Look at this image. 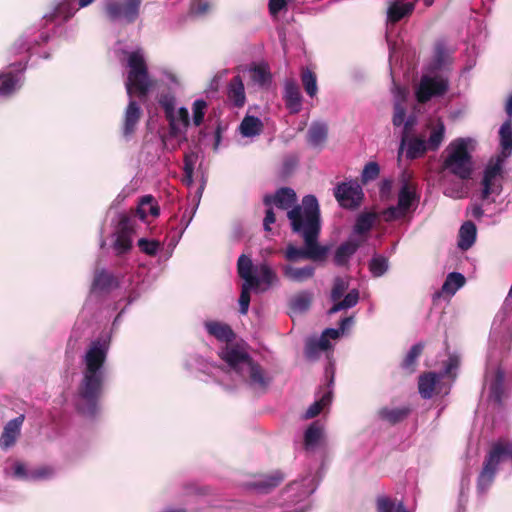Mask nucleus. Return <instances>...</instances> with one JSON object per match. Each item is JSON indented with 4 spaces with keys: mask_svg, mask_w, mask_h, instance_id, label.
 Masks as SVG:
<instances>
[{
    "mask_svg": "<svg viewBox=\"0 0 512 512\" xmlns=\"http://www.w3.org/2000/svg\"><path fill=\"white\" fill-rule=\"evenodd\" d=\"M107 354L106 345L100 340H95L83 356L82 379L77 387V395L81 400L77 409L83 415L94 417L98 413L106 380Z\"/></svg>",
    "mask_w": 512,
    "mask_h": 512,
    "instance_id": "1",
    "label": "nucleus"
},
{
    "mask_svg": "<svg viewBox=\"0 0 512 512\" xmlns=\"http://www.w3.org/2000/svg\"><path fill=\"white\" fill-rule=\"evenodd\" d=\"M444 131L445 127L441 122L431 131L429 139L426 142L429 150L436 151L439 148L444 138Z\"/></svg>",
    "mask_w": 512,
    "mask_h": 512,
    "instance_id": "45",
    "label": "nucleus"
},
{
    "mask_svg": "<svg viewBox=\"0 0 512 512\" xmlns=\"http://www.w3.org/2000/svg\"><path fill=\"white\" fill-rule=\"evenodd\" d=\"M74 15L73 8L69 2L59 3L52 12L44 15L46 22H53L58 17H62L64 21L69 20Z\"/></svg>",
    "mask_w": 512,
    "mask_h": 512,
    "instance_id": "34",
    "label": "nucleus"
},
{
    "mask_svg": "<svg viewBox=\"0 0 512 512\" xmlns=\"http://www.w3.org/2000/svg\"><path fill=\"white\" fill-rule=\"evenodd\" d=\"M425 348V343L418 342L414 344L406 353L400 363V368L406 376L412 375L418 366V359L422 355Z\"/></svg>",
    "mask_w": 512,
    "mask_h": 512,
    "instance_id": "19",
    "label": "nucleus"
},
{
    "mask_svg": "<svg viewBox=\"0 0 512 512\" xmlns=\"http://www.w3.org/2000/svg\"><path fill=\"white\" fill-rule=\"evenodd\" d=\"M458 367H459L458 357L450 356L445 365V375L455 378L456 375H453L452 372H453V370H456Z\"/></svg>",
    "mask_w": 512,
    "mask_h": 512,
    "instance_id": "61",
    "label": "nucleus"
},
{
    "mask_svg": "<svg viewBox=\"0 0 512 512\" xmlns=\"http://www.w3.org/2000/svg\"><path fill=\"white\" fill-rule=\"evenodd\" d=\"M205 328L211 336L219 341L230 343L235 339V333L226 323L208 321L205 323Z\"/></svg>",
    "mask_w": 512,
    "mask_h": 512,
    "instance_id": "20",
    "label": "nucleus"
},
{
    "mask_svg": "<svg viewBox=\"0 0 512 512\" xmlns=\"http://www.w3.org/2000/svg\"><path fill=\"white\" fill-rule=\"evenodd\" d=\"M358 301L359 291L357 289H353L345 295L343 300H338L334 303V305L329 309V314H334L341 310L352 308L358 303Z\"/></svg>",
    "mask_w": 512,
    "mask_h": 512,
    "instance_id": "35",
    "label": "nucleus"
},
{
    "mask_svg": "<svg viewBox=\"0 0 512 512\" xmlns=\"http://www.w3.org/2000/svg\"><path fill=\"white\" fill-rule=\"evenodd\" d=\"M440 377L435 372H424L418 379L419 394L423 399H430L438 384Z\"/></svg>",
    "mask_w": 512,
    "mask_h": 512,
    "instance_id": "23",
    "label": "nucleus"
},
{
    "mask_svg": "<svg viewBox=\"0 0 512 512\" xmlns=\"http://www.w3.org/2000/svg\"><path fill=\"white\" fill-rule=\"evenodd\" d=\"M297 200V196L295 191L289 187L279 188L274 195H266L263 199V202L266 206L271 205L272 203L276 205L279 209L283 210H292ZM303 207V204L300 205Z\"/></svg>",
    "mask_w": 512,
    "mask_h": 512,
    "instance_id": "12",
    "label": "nucleus"
},
{
    "mask_svg": "<svg viewBox=\"0 0 512 512\" xmlns=\"http://www.w3.org/2000/svg\"><path fill=\"white\" fill-rule=\"evenodd\" d=\"M503 156H497L496 158H492L487 164L484 170V176L482 179V199H487L493 192V180L501 176L503 172Z\"/></svg>",
    "mask_w": 512,
    "mask_h": 512,
    "instance_id": "11",
    "label": "nucleus"
},
{
    "mask_svg": "<svg viewBox=\"0 0 512 512\" xmlns=\"http://www.w3.org/2000/svg\"><path fill=\"white\" fill-rule=\"evenodd\" d=\"M253 79L260 84H264L270 79V75L265 68L257 66L253 69Z\"/></svg>",
    "mask_w": 512,
    "mask_h": 512,
    "instance_id": "59",
    "label": "nucleus"
},
{
    "mask_svg": "<svg viewBox=\"0 0 512 512\" xmlns=\"http://www.w3.org/2000/svg\"><path fill=\"white\" fill-rule=\"evenodd\" d=\"M276 216L272 208H268L266 210L265 218L263 221V226L265 231H271L270 225L275 223Z\"/></svg>",
    "mask_w": 512,
    "mask_h": 512,
    "instance_id": "62",
    "label": "nucleus"
},
{
    "mask_svg": "<svg viewBox=\"0 0 512 512\" xmlns=\"http://www.w3.org/2000/svg\"><path fill=\"white\" fill-rule=\"evenodd\" d=\"M136 214L142 221H146L148 214L153 217L159 216L160 208L157 203H154L153 196L146 195L141 198L140 204L136 210Z\"/></svg>",
    "mask_w": 512,
    "mask_h": 512,
    "instance_id": "31",
    "label": "nucleus"
},
{
    "mask_svg": "<svg viewBox=\"0 0 512 512\" xmlns=\"http://www.w3.org/2000/svg\"><path fill=\"white\" fill-rule=\"evenodd\" d=\"M374 221L375 214L373 213H363L359 215L354 226L355 232L358 234L368 232L372 228Z\"/></svg>",
    "mask_w": 512,
    "mask_h": 512,
    "instance_id": "44",
    "label": "nucleus"
},
{
    "mask_svg": "<svg viewBox=\"0 0 512 512\" xmlns=\"http://www.w3.org/2000/svg\"><path fill=\"white\" fill-rule=\"evenodd\" d=\"M24 422V415L10 420L4 427L0 437V447L7 449L13 446L20 435L21 426Z\"/></svg>",
    "mask_w": 512,
    "mask_h": 512,
    "instance_id": "18",
    "label": "nucleus"
},
{
    "mask_svg": "<svg viewBox=\"0 0 512 512\" xmlns=\"http://www.w3.org/2000/svg\"><path fill=\"white\" fill-rule=\"evenodd\" d=\"M284 276L293 281V282H304L308 279H311L315 274V267L312 265H307L304 267H293L291 265H286L283 268Z\"/></svg>",
    "mask_w": 512,
    "mask_h": 512,
    "instance_id": "26",
    "label": "nucleus"
},
{
    "mask_svg": "<svg viewBox=\"0 0 512 512\" xmlns=\"http://www.w3.org/2000/svg\"><path fill=\"white\" fill-rule=\"evenodd\" d=\"M196 158L197 156L194 153L185 154L184 156V177L182 182L187 186H191L193 184L194 165Z\"/></svg>",
    "mask_w": 512,
    "mask_h": 512,
    "instance_id": "43",
    "label": "nucleus"
},
{
    "mask_svg": "<svg viewBox=\"0 0 512 512\" xmlns=\"http://www.w3.org/2000/svg\"><path fill=\"white\" fill-rule=\"evenodd\" d=\"M118 287V281L113 274L105 269H96L94 272L91 292L108 293Z\"/></svg>",
    "mask_w": 512,
    "mask_h": 512,
    "instance_id": "17",
    "label": "nucleus"
},
{
    "mask_svg": "<svg viewBox=\"0 0 512 512\" xmlns=\"http://www.w3.org/2000/svg\"><path fill=\"white\" fill-rule=\"evenodd\" d=\"M358 244L352 241L342 243L335 251L334 263L337 266H345L352 255L356 253Z\"/></svg>",
    "mask_w": 512,
    "mask_h": 512,
    "instance_id": "30",
    "label": "nucleus"
},
{
    "mask_svg": "<svg viewBox=\"0 0 512 512\" xmlns=\"http://www.w3.org/2000/svg\"><path fill=\"white\" fill-rule=\"evenodd\" d=\"M287 5L286 0H269V12L276 16Z\"/></svg>",
    "mask_w": 512,
    "mask_h": 512,
    "instance_id": "60",
    "label": "nucleus"
},
{
    "mask_svg": "<svg viewBox=\"0 0 512 512\" xmlns=\"http://www.w3.org/2000/svg\"><path fill=\"white\" fill-rule=\"evenodd\" d=\"M166 120L169 123V136L172 138L181 137L179 143L186 142L187 136L185 128H180V126L177 124L175 115L172 117H167Z\"/></svg>",
    "mask_w": 512,
    "mask_h": 512,
    "instance_id": "49",
    "label": "nucleus"
},
{
    "mask_svg": "<svg viewBox=\"0 0 512 512\" xmlns=\"http://www.w3.org/2000/svg\"><path fill=\"white\" fill-rule=\"evenodd\" d=\"M380 174V167L376 162H368L362 171L361 179L363 183L375 180Z\"/></svg>",
    "mask_w": 512,
    "mask_h": 512,
    "instance_id": "52",
    "label": "nucleus"
},
{
    "mask_svg": "<svg viewBox=\"0 0 512 512\" xmlns=\"http://www.w3.org/2000/svg\"><path fill=\"white\" fill-rule=\"evenodd\" d=\"M132 247L131 236L117 232V237L114 243V248L118 254L128 252Z\"/></svg>",
    "mask_w": 512,
    "mask_h": 512,
    "instance_id": "50",
    "label": "nucleus"
},
{
    "mask_svg": "<svg viewBox=\"0 0 512 512\" xmlns=\"http://www.w3.org/2000/svg\"><path fill=\"white\" fill-rule=\"evenodd\" d=\"M141 115L142 111L138 103L135 100H130L125 109L122 125V134L126 139L136 132Z\"/></svg>",
    "mask_w": 512,
    "mask_h": 512,
    "instance_id": "14",
    "label": "nucleus"
},
{
    "mask_svg": "<svg viewBox=\"0 0 512 512\" xmlns=\"http://www.w3.org/2000/svg\"><path fill=\"white\" fill-rule=\"evenodd\" d=\"M348 282L341 277H336L334 280L333 288L331 291V299L336 302L342 298L345 291L348 289Z\"/></svg>",
    "mask_w": 512,
    "mask_h": 512,
    "instance_id": "53",
    "label": "nucleus"
},
{
    "mask_svg": "<svg viewBox=\"0 0 512 512\" xmlns=\"http://www.w3.org/2000/svg\"><path fill=\"white\" fill-rule=\"evenodd\" d=\"M369 270L374 277H381L388 270V259L382 255H375L369 262Z\"/></svg>",
    "mask_w": 512,
    "mask_h": 512,
    "instance_id": "40",
    "label": "nucleus"
},
{
    "mask_svg": "<svg viewBox=\"0 0 512 512\" xmlns=\"http://www.w3.org/2000/svg\"><path fill=\"white\" fill-rule=\"evenodd\" d=\"M329 401H330V394L327 393L320 400L315 401L313 404H311L309 406V408L305 412V418L311 419V418H314L317 415H319L320 412L322 411L323 407L325 406V404Z\"/></svg>",
    "mask_w": 512,
    "mask_h": 512,
    "instance_id": "51",
    "label": "nucleus"
},
{
    "mask_svg": "<svg viewBox=\"0 0 512 512\" xmlns=\"http://www.w3.org/2000/svg\"><path fill=\"white\" fill-rule=\"evenodd\" d=\"M239 130L244 137H254L262 132L263 123L258 117L247 115L241 121Z\"/></svg>",
    "mask_w": 512,
    "mask_h": 512,
    "instance_id": "29",
    "label": "nucleus"
},
{
    "mask_svg": "<svg viewBox=\"0 0 512 512\" xmlns=\"http://www.w3.org/2000/svg\"><path fill=\"white\" fill-rule=\"evenodd\" d=\"M285 257L288 261H296L300 258L307 259L306 249L289 244L285 251Z\"/></svg>",
    "mask_w": 512,
    "mask_h": 512,
    "instance_id": "56",
    "label": "nucleus"
},
{
    "mask_svg": "<svg viewBox=\"0 0 512 512\" xmlns=\"http://www.w3.org/2000/svg\"><path fill=\"white\" fill-rule=\"evenodd\" d=\"M294 233L301 234L307 254V259L320 261L326 258L328 248L318 243L321 229L320 208L314 195L303 197V207L296 206L287 212Z\"/></svg>",
    "mask_w": 512,
    "mask_h": 512,
    "instance_id": "2",
    "label": "nucleus"
},
{
    "mask_svg": "<svg viewBox=\"0 0 512 512\" xmlns=\"http://www.w3.org/2000/svg\"><path fill=\"white\" fill-rule=\"evenodd\" d=\"M284 481V474L280 471L273 472L268 475H264L255 482L253 487L261 493H270L276 487H278Z\"/></svg>",
    "mask_w": 512,
    "mask_h": 512,
    "instance_id": "22",
    "label": "nucleus"
},
{
    "mask_svg": "<svg viewBox=\"0 0 512 512\" xmlns=\"http://www.w3.org/2000/svg\"><path fill=\"white\" fill-rule=\"evenodd\" d=\"M449 88L447 79L442 77L423 76L416 91V98L419 103H426L434 96L444 95Z\"/></svg>",
    "mask_w": 512,
    "mask_h": 512,
    "instance_id": "9",
    "label": "nucleus"
},
{
    "mask_svg": "<svg viewBox=\"0 0 512 512\" xmlns=\"http://www.w3.org/2000/svg\"><path fill=\"white\" fill-rule=\"evenodd\" d=\"M407 212L402 210V208H399V205L397 206H390L387 209L383 211V217L385 221L391 222L397 219H400L406 215Z\"/></svg>",
    "mask_w": 512,
    "mask_h": 512,
    "instance_id": "57",
    "label": "nucleus"
},
{
    "mask_svg": "<svg viewBox=\"0 0 512 512\" xmlns=\"http://www.w3.org/2000/svg\"><path fill=\"white\" fill-rule=\"evenodd\" d=\"M427 149L428 147L426 145L425 140L418 137H414L410 139L408 142L406 157L411 160L417 159L424 155Z\"/></svg>",
    "mask_w": 512,
    "mask_h": 512,
    "instance_id": "38",
    "label": "nucleus"
},
{
    "mask_svg": "<svg viewBox=\"0 0 512 512\" xmlns=\"http://www.w3.org/2000/svg\"><path fill=\"white\" fill-rule=\"evenodd\" d=\"M466 282L465 277L458 272H451L447 275L443 285L442 293L447 295H454L458 289H460Z\"/></svg>",
    "mask_w": 512,
    "mask_h": 512,
    "instance_id": "32",
    "label": "nucleus"
},
{
    "mask_svg": "<svg viewBox=\"0 0 512 512\" xmlns=\"http://www.w3.org/2000/svg\"><path fill=\"white\" fill-rule=\"evenodd\" d=\"M449 61V51L443 41H437L434 46L433 69H442Z\"/></svg>",
    "mask_w": 512,
    "mask_h": 512,
    "instance_id": "37",
    "label": "nucleus"
},
{
    "mask_svg": "<svg viewBox=\"0 0 512 512\" xmlns=\"http://www.w3.org/2000/svg\"><path fill=\"white\" fill-rule=\"evenodd\" d=\"M228 98L235 107H243L246 101L244 84L239 75L234 76L228 85Z\"/></svg>",
    "mask_w": 512,
    "mask_h": 512,
    "instance_id": "24",
    "label": "nucleus"
},
{
    "mask_svg": "<svg viewBox=\"0 0 512 512\" xmlns=\"http://www.w3.org/2000/svg\"><path fill=\"white\" fill-rule=\"evenodd\" d=\"M322 427L317 423H312L306 430L304 441L307 447L317 444L322 437Z\"/></svg>",
    "mask_w": 512,
    "mask_h": 512,
    "instance_id": "46",
    "label": "nucleus"
},
{
    "mask_svg": "<svg viewBox=\"0 0 512 512\" xmlns=\"http://www.w3.org/2000/svg\"><path fill=\"white\" fill-rule=\"evenodd\" d=\"M329 127L324 121H313L306 133L307 144L312 148H323L328 139Z\"/></svg>",
    "mask_w": 512,
    "mask_h": 512,
    "instance_id": "15",
    "label": "nucleus"
},
{
    "mask_svg": "<svg viewBox=\"0 0 512 512\" xmlns=\"http://www.w3.org/2000/svg\"><path fill=\"white\" fill-rule=\"evenodd\" d=\"M504 457L512 459V443L498 441L491 447L485 457L483 467L477 478V490L485 494L494 482L498 466Z\"/></svg>",
    "mask_w": 512,
    "mask_h": 512,
    "instance_id": "4",
    "label": "nucleus"
},
{
    "mask_svg": "<svg viewBox=\"0 0 512 512\" xmlns=\"http://www.w3.org/2000/svg\"><path fill=\"white\" fill-rule=\"evenodd\" d=\"M449 154L443 162V168L461 180H468L472 176L473 162L468 151L467 141L463 138L454 140L448 146Z\"/></svg>",
    "mask_w": 512,
    "mask_h": 512,
    "instance_id": "5",
    "label": "nucleus"
},
{
    "mask_svg": "<svg viewBox=\"0 0 512 512\" xmlns=\"http://www.w3.org/2000/svg\"><path fill=\"white\" fill-rule=\"evenodd\" d=\"M320 350V348H317V342L316 340H309L305 347V354L307 357L312 358L314 357Z\"/></svg>",
    "mask_w": 512,
    "mask_h": 512,
    "instance_id": "64",
    "label": "nucleus"
},
{
    "mask_svg": "<svg viewBox=\"0 0 512 512\" xmlns=\"http://www.w3.org/2000/svg\"><path fill=\"white\" fill-rule=\"evenodd\" d=\"M135 220L134 217L123 215L121 216L118 224V231L123 234L132 235L134 231Z\"/></svg>",
    "mask_w": 512,
    "mask_h": 512,
    "instance_id": "55",
    "label": "nucleus"
},
{
    "mask_svg": "<svg viewBox=\"0 0 512 512\" xmlns=\"http://www.w3.org/2000/svg\"><path fill=\"white\" fill-rule=\"evenodd\" d=\"M399 502L387 495H378L375 499L376 512H396Z\"/></svg>",
    "mask_w": 512,
    "mask_h": 512,
    "instance_id": "41",
    "label": "nucleus"
},
{
    "mask_svg": "<svg viewBox=\"0 0 512 512\" xmlns=\"http://www.w3.org/2000/svg\"><path fill=\"white\" fill-rule=\"evenodd\" d=\"M17 81V77L12 73L0 76V96H10L15 90Z\"/></svg>",
    "mask_w": 512,
    "mask_h": 512,
    "instance_id": "42",
    "label": "nucleus"
},
{
    "mask_svg": "<svg viewBox=\"0 0 512 512\" xmlns=\"http://www.w3.org/2000/svg\"><path fill=\"white\" fill-rule=\"evenodd\" d=\"M160 106L163 108L165 118L175 115V97L171 93H162L158 100Z\"/></svg>",
    "mask_w": 512,
    "mask_h": 512,
    "instance_id": "47",
    "label": "nucleus"
},
{
    "mask_svg": "<svg viewBox=\"0 0 512 512\" xmlns=\"http://www.w3.org/2000/svg\"><path fill=\"white\" fill-rule=\"evenodd\" d=\"M301 81L306 93L314 97L318 92L316 74L308 68L302 69Z\"/></svg>",
    "mask_w": 512,
    "mask_h": 512,
    "instance_id": "39",
    "label": "nucleus"
},
{
    "mask_svg": "<svg viewBox=\"0 0 512 512\" xmlns=\"http://www.w3.org/2000/svg\"><path fill=\"white\" fill-rule=\"evenodd\" d=\"M313 294L308 291H301L294 295L290 300V307L294 312L307 311L312 303Z\"/></svg>",
    "mask_w": 512,
    "mask_h": 512,
    "instance_id": "33",
    "label": "nucleus"
},
{
    "mask_svg": "<svg viewBox=\"0 0 512 512\" xmlns=\"http://www.w3.org/2000/svg\"><path fill=\"white\" fill-rule=\"evenodd\" d=\"M283 99L286 108L291 114H297L302 109V95L297 82L293 79H288L284 84Z\"/></svg>",
    "mask_w": 512,
    "mask_h": 512,
    "instance_id": "13",
    "label": "nucleus"
},
{
    "mask_svg": "<svg viewBox=\"0 0 512 512\" xmlns=\"http://www.w3.org/2000/svg\"><path fill=\"white\" fill-rule=\"evenodd\" d=\"M406 116L405 108L400 104L396 103L394 105V114L392 118L393 125L399 127L403 124Z\"/></svg>",
    "mask_w": 512,
    "mask_h": 512,
    "instance_id": "58",
    "label": "nucleus"
},
{
    "mask_svg": "<svg viewBox=\"0 0 512 512\" xmlns=\"http://www.w3.org/2000/svg\"><path fill=\"white\" fill-rule=\"evenodd\" d=\"M207 102L203 99H197L192 104L193 123L195 126H200L203 123Z\"/></svg>",
    "mask_w": 512,
    "mask_h": 512,
    "instance_id": "48",
    "label": "nucleus"
},
{
    "mask_svg": "<svg viewBox=\"0 0 512 512\" xmlns=\"http://www.w3.org/2000/svg\"><path fill=\"white\" fill-rule=\"evenodd\" d=\"M414 8L415 6L412 2L403 3L401 1H395L388 8L387 19L393 24L397 23L404 17L411 15Z\"/></svg>",
    "mask_w": 512,
    "mask_h": 512,
    "instance_id": "25",
    "label": "nucleus"
},
{
    "mask_svg": "<svg viewBox=\"0 0 512 512\" xmlns=\"http://www.w3.org/2000/svg\"><path fill=\"white\" fill-rule=\"evenodd\" d=\"M412 409L409 406H402L398 408L390 409L388 407H383L378 410V417L388 422L391 425H396L402 421H404L411 413Z\"/></svg>",
    "mask_w": 512,
    "mask_h": 512,
    "instance_id": "21",
    "label": "nucleus"
},
{
    "mask_svg": "<svg viewBox=\"0 0 512 512\" xmlns=\"http://www.w3.org/2000/svg\"><path fill=\"white\" fill-rule=\"evenodd\" d=\"M138 247L142 252L149 256H154L157 254L160 243L156 240H148L145 238H141L138 240Z\"/></svg>",
    "mask_w": 512,
    "mask_h": 512,
    "instance_id": "54",
    "label": "nucleus"
},
{
    "mask_svg": "<svg viewBox=\"0 0 512 512\" xmlns=\"http://www.w3.org/2000/svg\"><path fill=\"white\" fill-rule=\"evenodd\" d=\"M501 156L508 158L512 154V121L507 119L499 130Z\"/></svg>",
    "mask_w": 512,
    "mask_h": 512,
    "instance_id": "27",
    "label": "nucleus"
},
{
    "mask_svg": "<svg viewBox=\"0 0 512 512\" xmlns=\"http://www.w3.org/2000/svg\"><path fill=\"white\" fill-rule=\"evenodd\" d=\"M255 272L259 273L258 278L260 279V284L263 283L267 286H271L275 282L278 281L275 271L266 262H263L256 266L254 265V268H253L254 275H255Z\"/></svg>",
    "mask_w": 512,
    "mask_h": 512,
    "instance_id": "36",
    "label": "nucleus"
},
{
    "mask_svg": "<svg viewBox=\"0 0 512 512\" xmlns=\"http://www.w3.org/2000/svg\"><path fill=\"white\" fill-rule=\"evenodd\" d=\"M129 72L127 76V93L132 94L134 88L139 97H146L152 83L149 80L148 68L143 55L139 51H133L128 56Z\"/></svg>",
    "mask_w": 512,
    "mask_h": 512,
    "instance_id": "6",
    "label": "nucleus"
},
{
    "mask_svg": "<svg viewBox=\"0 0 512 512\" xmlns=\"http://www.w3.org/2000/svg\"><path fill=\"white\" fill-rule=\"evenodd\" d=\"M219 356L251 388L266 391L269 387L272 380L271 377H269L263 367L244 350L235 346H226L219 353Z\"/></svg>",
    "mask_w": 512,
    "mask_h": 512,
    "instance_id": "3",
    "label": "nucleus"
},
{
    "mask_svg": "<svg viewBox=\"0 0 512 512\" xmlns=\"http://www.w3.org/2000/svg\"><path fill=\"white\" fill-rule=\"evenodd\" d=\"M142 0H110L105 5V14L110 21L134 23L140 15Z\"/></svg>",
    "mask_w": 512,
    "mask_h": 512,
    "instance_id": "8",
    "label": "nucleus"
},
{
    "mask_svg": "<svg viewBox=\"0 0 512 512\" xmlns=\"http://www.w3.org/2000/svg\"><path fill=\"white\" fill-rule=\"evenodd\" d=\"M419 201V195L417 194V186L415 183L409 181L405 175L402 177V186L398 193L399 208H402L405 212H408L410 208Z\"/></svg>",
    "mask_w": 512,
    "mask_h": 512,
    "instance_id": "16",
    "label": "nucleus"
},
{
    "mask_svg": "<svg viewBox=\"0 0 512 512\" xmlns=\"http://www.w3.org/2000/svg\"><path fill=\"white\" fill-rule=\"evenodd\" d=\"M476 240V225L472 221L465 222L459 230L458 247L468 250Z\"/></svg>",
    "mask_w": 512,
    "mask_h": 512,
    "instance_id": "28",
    "label": "nucleus"
},
{
    "mask_svg": "<svg viewBox=\"0 0 512 512\" xmlns=\"http://www.w3.org/2000/svg\"><path fill=\"white\" fill-rule=\"evenodd\" d=\"M254 264L250 257L242 254L237 260V273L243 279L241 293L239 297L240 313L245 315L250 305V291L260 287V279L253 274Z\"/></svg>",
    "mask_w": 512,
    "mask_h": 512,
    "instance_id": "7",
    "label": "nucleus"
},
{
    "mask_svg": "<svg viewBox=\"0 0 512 512\" xmlns=\"http://www.w3.org/2000/svg\"><path fill=\"white\" fill-rule=\"evenodd\" d=\"M334 196L341 207L355 209L362 202L363 191L357 183L342 182L335 187Z\"/></svg>",
    "mask_w": 512,
    "mask_h": 512,
    "instance_id": "10",
    "label": "nucleus"
},
{
    "mask_svg": "<svg viewBox=\"0 0 512 512\" xmlns=\"http://www.w3.org/2000/svg\"><path fill=\"white\" fill-rule=\"evenodd\" d=\"M392 180L390 179H385L382 181L381 185H380V196L382 198H387L389 197L391 191H392Z\"/></svg>",
    "mask_w": 512,
    "mask_h": 512,
    "instance_id": "63",
    "label": "nucleus"
}]
</instances>
